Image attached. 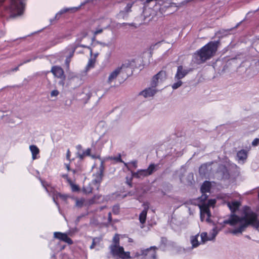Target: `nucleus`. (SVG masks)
Masks as SVG:
<instances>
[{"label":"nucleus","mask_w":259,"mask_h":259,"mask_svg":"<svg viewBox=\"0 0 259 259\" xmlns=\"http://www.w3.org/2000/svg\"><path fill=\"white\" fill-rule=\"evenodd\" d=\"M225 223L234 227V228L231 232L234 235L241 234L250 225L256 229L259 228V220L257 214L248 207L244 208L242 216L233 215Z\"/></svg>","instance_id":"nucleus-1"},{"label":"nucleus","mask_w":259,"mask_h":259,"mask_svg":"<svg viewBox=\"0 0 259 259\" xmlns=\"http://www.w3.org/2000/svg\"><path fill=\"white\" fill-rule=\"evenodd\" d=\"M136 67L134 60H128L123 64L120 67H118L111 71L108 76L106 83L112 85L115 82L118 75L124 72L127 75L132 72V70Z\"/></svg>","instance_id":"nucleus-2"},{"label":"nucleus","mask_w":259,"mask_h":259,"mask_svg":"<svg viewBox=\"0 0 259 259\" xmlns=\"http://www.w3.org/2000/svg\"><path fill=\"white\" fill-rule=\"evenodd\" d=\"M217 42H210L202 47L196 54L197 63H201L212 57L217 50Z\"/></svg>","instance_id":"nucleus-3"},{"label":"nucleus","mask_w":259,"mask_h":259,"mask_svg":"<svg viewBox=\"0 0 259 259\" xmlns=\"http://www.w3.org/2000/svg\"><path fill=\"white\" fill-rule=\"evenodd\" d=\"M111 252L114 256H117L122 259L131 258L130 252L124 251L123 247L119 245V237L116 234L113 239L112 244L110 247Z\"/></svg>","instance_id":"nucleus-4"},{"label":"nucleus","mask_w":259,"mask_h":259,"mask_svg":"<svg viewBox=\"0 0 259 259\" xmlns=\"http://www.w3.org/2000/svg\"><path fill=\"white\" fill-rule=\"evenodd\" d=\"M103 170V162H102L99 170L93 175L92 183L83 187V190L85 193H90L93 189H96L98 190L99 189L100 184L102 180Z\"/></svg>","instance_id":"nucleus-5"},{"label":"nucleus","mask_w":259,"mask_h":259,"mask_svg":"<svg viewBox=\"0 0 259 259\" xmlns=\"http://www.w3.org/2000/svg\"><path fill=\"white\" fill-rule=\"evenodd\" d=\"M5 0H0V4ZM25 0H10L8 10L11 13V16L13 18L21 16L23 12Z\"/></svg>","instance_id":"nucleus-6"},{"label":"nucleus","mask_w":259,"mask_h":259,"mask_svg":"<svg viewBox=\"0 0 259 259\" xmlns=\"http://www.w3.org/2000/svg\"><path fill=\"white\" fill-rule=\"evenodd\" d=\"M115 39L112 38L111 39L108 43L96 42L92 45L91 48H89L90 50V55L93 56L92 59H95L97 57L99 54L102 48L104 47H110L114 42Z\"/></svg>","instance_id":"nucleus-7"},{"label":"nucleus","mask_w":259,"mask_h":259,"mask_svg":"<svg viewBox=\"0 0 259 259\" xmlns=\"http://www.w3.org/2000/svg\"><path fill=\"white\" fill-rule=\"evenodd\" d=\"M233 215H235L234 214H231L228 220H225L223 221V225L221 227H219V226H215L209 232V235H207L206 232H202L200 234V238H202L203 242H207L208 241L213 240L215 236L218 234L219 232L221 230V229L224 226L225 224H229L228 223H225V222L228 221L230 219L231 217Z\"/></svg>","instance_id":"nucleus-8"},{"label":"nucleus","mask_w":259,"mask_h":259,"mask_svg":"<svg viewBox=\"0 0 259 259\" xmlns=\"http://www.w3.org/2000/svg\"><path fill=\"white\" fill-rule=\"evenodd\" d=\"M215 203L216 200L215 199H210L208 200L207 204L204 203L199 205V208L200 209V217L202 221L203 220L205 215H206L207 217L206 218V221H209V219L211 215V213L209 209V207L213 206L215 204Z\"/></svg>","instance_id":"nucleus-9"},{"label":"nucleus","mask_w":259,"mask_h":259,"mask_svg":"<svg viewBox=\"0 0 259 259\" xmlns=\"http://www.w3.org/2000/svg\"><path fill=\"white\" fill-rule=\"evenodd\" d=\"M157 248L156 246H151L146 249H141L140 252L136 253L135 256H139L140 255H144L147 257L149 259H155L156 253Z\"/></svg>","instance_id":"nucleus-10"},{"label":"nucleus","mask_w":259,"mask_h":259,"mask_svg":"<svg viewBox=\"0 0 259 259\" xmlns=\"http://www.w3.org/2000/svg\"><path fill=\"white\" fill-rule=\"evenodd\" d=\"M155 169L154 164H151L147 169H140L137 172H132V177L137 178H142L151 175Z\"/></svg>","instance_id":"nucleus-11"},{"label":"nucleus","mask_w":259,"mask_h":259,"mask_svg":"<svg viewBox=\"0 0 259 259\" xmlns=\"http://www.w3.org/2000/svg\"><path fill=\"white\" fill-rule=\"evenodd\" d=\"M166 78V75L165 71H161L155 75L151 81V85L156 87L160 85Z\"/></svg>","instance_id":"nucleus-12"},{"label":"nucleus","mask_w":259,"mask_h":259,"mask_svg":"<svg viewBox=\"0 0 259 259\" xmlns=\"http://www.w3.org/2000/svg\"><path fill=\"white\" fill-rule=\"evenodd\" d=\"M97 145L100 149L110 148L112 147V141L108 136H102L99 139Z\"/></svg>","instance_id":"nucleus-13"},{"label":"nucleus","mask_w":259,"mask_h":259,"mask_svg":"<svg viewBox=\"0 0 259 259\" xmlns=\"http://www.w3.org/2000/svg\"><path fill=\"white\" fill-rule=\"evenodd\" d=\"M190 241L192 245V248L197 247L201 244H204L206 242H203L202 238H200V235L196 234L191 236L190 238Z\"/></svg>","instance_id":"nucleus-14"},{"label":"nucleus","mask_w":259,"mask_h":259,"mask_svg":"<svg viewBox=\"0 0 259 259\" xmlns=\"http://www.w3.org/2000/svg\"><path fill=\"white\" fill-rule=\"evenodd\" d=\"M190 71V69L185 68L182 66H178L177 73L175 76V79H182Z\"/></svg>","instance_id":"nucleus-15"},{"label":"nucleus","mask_w":259,"mask_h":259,"mask_svg":"<svg viewBox=\"0 0 259 259\" xmlns=\"http://www.w3.org/2000/svg\"><path fill=\"white\" fill-rule=\"evenodd\" d=\"M211 187V183L209 182L205 181L204 182L201 188V191L202 193L200 197L201 200L204 201L207 197V195L204 193L209 192Z\"/></svg>","instance_id":"nucleus-16"},{"label":"nucleus","mask_w":259,"mask_h":259,"mask_svg":"<svg viewBox=\"0 0 259 259\" xmlns=\"http://www.w3.org/2000/svg\"><path fill=\"white\" fill-rule=\"evenodd\" d=\"M156 87L152 86L151 88H148L143 91H142L140 94L143 96L145 98H149L153 96L157 92V90L155 89Z\"/></svg>","instance_id":"nucleus-17"},{"label":"nucleus","mask_w":259,"mask_h":259,"mask_svg":"<svg viewBox=\"0 0 259 259\" xmlns=\"http://www.w3.org/2000/svg\"><path fill=\"white\" fill-rule=\"evenodd\" d=\"M54 236L55 238L62 240L69 244H72V241L68 237L66 234L61 232H55Z\"/></svg>","instance_id":"nucleus-18"},{"label":"nucleus","mask_w":259,"mask_h":259,"mask_svg":"<svg viewBox=\"0 0 259 259\" xmlns=\"http://www.w3.org/2000/svg\"><path fill=\"white\" fill-rule=\"evenodd\" d=\"M51 72L54 75L58 78L64 77V71L63 69L58 66H54L52 68Z\"/></svg>","instance_id":"nucleus-19"},{"label":"nucleus","mask_w":259,"mask_h":259,"mask_svg":"<svg viewBox=\"0 0 259 259\" xmlns=\"http://www.w3.org/2000/svg\"><path fill=\"white\" fill-rule=\"evenodd\" d=\"M77 148L78 149L77 152V156L80 159H83L85 156H90V153L91 150L90 148L87 149L85 151H82L81 148V146L80 145H78L77 146Z\"/></svg>","instance_id":"nucleus-20"},{"label":"nucleus","mask_w":259,"mask_h":259,"mask_svg":"<svg viewBox=\"0 0 259 259\" xmlns=\"http://www.w3.org/2000/svg\"><path fill=\"white\" fill-rule=\"evenodd\" d=\"M227 204L231 212H235L238 209L240 206V202L238 201H233L231 202H227Z\"/></svg>","instance_id":"nucleus-21"},{"label":"nucleus","mask_w":259,"mask_h":259,"mask_svg":"<svg viewBox=\"0 0 259 259\" xmlns=\"http://www.w3.org/2000/svg\"><path fill=\"white\" fill-rule=\"evenodd\" d=\"M132 4L130 3L127 4L124 9L119 13L118 16L119 17H122L123 19L126 18L127 14L132 11Z\"/></svg>","instance_id":"nucleus-22"},{"label":"nucleus","mask_w":259,"mask_h":259,"mask_svg":"<svg viewBox=\"0 0 259 259\" xmlns=\"http://www.w3.org/2000/svg\"><path fill=\"white\" fill-rule=\"evenodd\" d=\"M78 10V8L77 7H71L68 8H64L61 10L59 12H58L55 16L56 19H58L59 17L63 14L67 13L68 12H76Z\"/></svg>","instance_id":"nucleus-23"},{"label":"nucleus","mask_w":259,"mask_h":259,"mask_svg":"<svg viewBox=\"0 0 259 259\" xmlns=\"http://www.w3.org/2000/svg\"><path fill=\"white\" fill-rule=\"evenodd\" d=\"M247 158V153L245 150H241L237 154V158L239 163H243Z\"/></svg>","instance_id":"nucleus-24"},{"label":"nucleus","mask_w":259,"mask_h":259,"mask_svg":"<svg viewBox=\"0 0 259 259\" xmlns=\"http://www.w3.org/2000/svg\"><path fill=\"white\" fill-rule=\"evenodd\" d=\"M29 149L32 154V158L33 160H35L38 158L37 156L39 153V150L38 147L35 145H30L29 146Z\"/></svg>","instance_id":"nucleus-25"},{"label":"nucleus","mask_w":259,"mask_h":259,"mask_svg":"<svg viewBox=\"0 0 259 259\" xmlns=\"http://www.w3.org/2000/svg\"><path fill=\"white\" fill-rule=\"evenodd\" d=\"M148 206L146 205L144 209L141 212L139 216V220L141 224H143L145 223L147 214Z\"/></svg>","instance_id":"nucleus-26"},{"label":"nucleus","mask_w":259,"mask_h":259,"mask_svg":"<svg viewBox=\"0 0 259 259\" xmlns=\"http://www.w3.org/2000/svg\"><path fill=\"white\" fill-rule=\"evenodd\" d=\"M88 33L86 32H82L80 33L79 35H78L77 38V42L80 43L81 40L83 39H88L89 42L90 41V38L89 37V38L87 37Z\"/></svg>","instance_id":"nucleus-27"},{"label":"nucleus","mask_w":259,"mask_h":259,"mask_svg":"<svg viewBox=\"0 0 259 259\" xmlns=\"http://www.w3.org/2000/svg\"><path fill=\"white\" fill-rule=\"evenodd\" d=\"M103 201V197L101 195H96L92 199L90 200V203H101Z\"/></svg>","instance_id":"nucleus-28"},{"label":"nucleus","mask_w":259,"mask_h":259,"mask_svg":"<svg viewBox=\"0 0 259 259\" xmlns=\"http://www.w3.org/2000/svg\"><path fill=\"white\" fill-rule=\"evenodd\" d=\"M95 59H90L89 61H88V63L87 65V66H86V70L87 71H88L89 69H90L91 68H92L94 67V65H95Z\"/></svg>","instance_id":"nucleus-29"},{"label":"nucleus","mask_w":259,"mask_h":259,"mask_svg":"<svg viewBox=\"0 0 259 259\" xmlns=\"http://www.w3.org/2000/svg\"><path fill=\"white\" fill-rule=\"evenodd\" d=\"M175 80L176 82L172 85V88L174 90H176L180 87L183 84V82L181 80V79H175Z\"/></svg>","instance_id":"nucleus-30"},{"label":"nucleus","mask_w":259,"mask_h":259,"mask_svg":"<svg viewBox=\"0 0 259 259\" xmlns=\"http://www.w3.org/2000/svg\"><path fill=\"white\" fill-rule=\"evenodd\" d=\"M67 182L70 185L72 191L75 192L78 190L79 188L78 186L74 184L70 179H67Z\"/></svg>","instance_id":"nucleus-31"},{"label":"nucleus","mask_w":259,"mask_h":259,"mask_svg":"<svg viewBox=\"0 0 259 259\" xmlns=\"http://www.w3.org/2000/svg\"><path fill=\"white\" fill-rule=\"evenodd\" d=\"M59 91L57 90H54L51 91L50 93V97L52 100H55L57 97L59 95Z\"/></svg>","instance_id":"nucleus-32"},{"label":"nucleus","mask_w":259,"mask_h":259,"mask_svg":"<svg viewBox=\"0 0 259 259\" xmlns=\"http://www.w3.org/2000/svg\"><path fill=\"white\" fill-rule=\"evenodd\" d=\"M84 200L83 199H78L76 200V206L77 207H81L83 206L84 203Z\"/></svg>","instance_id":"nucleus-33"},{"label":"nucleus","mask_w":259,"mask_h":259,"mask_svg":"<svg viewBox=\"0 0 259 259\" xmlns=\"http://www.w3.org/2000/svg\"><path fill=\"white\" fill-rule=\"evenodd\" d=\"M114 159L116 160L117 161H119L121 162H123L124 164V165L127 167V169L130 170V168L127 165V164L126 163L124 162L121 159L120 156H119L118 157L114 158Z\"/></svg>","instance_id":"nucleus-34"},{"label":"nucleus","mask_w":259,"mask_h":259,"mask_svg":"<svg viewBox=\"0 0 259 259\" xmlns=\"http://www.w3.org/2000/svg\"><path fill=\"white\" fill-rule=\"evenodd\" d=\"M206 165L203 164L201 166V167L199 168V172L201 174H205L204 170L206 168Z\"/></svg>","instance_id":"nucleus-35"},{"label":"nucleus","mask_w":259,"mask_h":259,"mask_svg":"<svg viewBox=\"0 0 259 259\" xmlns=\"http://www.w3.org/2000/svg\"><path fill=\"white\" fill-rule=\"evenodd\" d=\"M99 240V238H96L93 239L92 244L90 246V248L93 249L96 245V241Z\"/></svg>","instance_id":"nucleus-36"},{"label":"nucleus","mask_w":259,"mask_h":259,"mask_svg":"<svg viewBox=\"0 0 259 259\" xmlns=\"http://www.w3.org/2000/svg\"><path fill=\"white\" fill-rule=\"evenodd\" d=\"M103 28H98L93 32V33L94 35H97L98 34L101 33L103 31Z\"/></svg>","instance_id":"nucleus-37"},{"label":"nucleus","mask_w":259,"mask_h":259,"mask_svg":"<svg viewBox=\"0 0 259 259\" xmlns=\"http://www.w3.org/2000/svg\"><path fill=\"white\" fill-rule=\"evenodd\" d=\"M259 144V139L256 138L254 139V140L252 142V145L253 146H257Z\"/></svg>","instance_id":"nucleus-38"},{"label":"nucleus","mask_w":259,"mask_h":259,"mask_svg":"<svg viewBox=\"0 0 259 259\" xmlns=\"http://www.w3.org/2000/svg\"><path fill=\"white\" fill-rule=\"evenodd\" d=\"M70 152L69 150H67V154H66V158L70 160Z\"/></svg>","instance_id":"nucleus-39"},{"label":"nucleus","mask_w":259,"mask_h":259,"mask_svg":"<svg viewBox=\"0 0 259 259\" xmlns=\"http://www.w3.org/2000/svg\"><path fill=\"white\" fill-rule=\"evenodd\" d=\"M64 165L68 171H70V165L69 163H65Z\"/></svg>","instance_id":"nucleus-40"},{"label":"nucleus","mask_w":259,"mask_h":259,"mask_svg":"<svg viewBox=\"0 0 259 259\" xmlns=\"http://www.w3.org/2000/svg\"><path fill=\"white\" fill-rule=\"evenodd\" d=\"M62 178H63L64 179H66L67 181V179H69L68 178V175L67 174H64V175H63L62 176Z\"/></svg>","instance_id":"nucleus-41"},{"label":"nucleus","mask_w":259,"mask_h":259,"mask_svg":"<svg viewBox=\"0 0 259 259\" xmlns=\"http://www.w3.org/2000/svg\"><path fill=\"white\" fill-rule=\"evenodd\" d=\"M134 167L136 168L137 167V164L136 161H133L131 162Z\"/></svg>","instance_id":"nucleus-42"},{"label":"nucleus","mask_w":259,"mask_h":259,"mask_svg":"<svg viewBox=\"0 0 259 259\" xmlns=\"http://www.w3.org/2000/svg\"><path fill=\"white\" fill-rule=\"evenodd\" d=\"M92 158H99V156H97V155H91L90 154V156Z\"/></svg>","instance_id":"nucleus-43"},{"label":"nucleus","mask_w":259,"mask_h":259,"mask_svg":"<svg viewBox=\"0 0 259 259\" xmlns=\"http://www.w3.org/2000/svg\"><path fill=\"white\" fill-rule=\"evenodd\" d=\"M118 208L117 207H114L113 208V211H114V213H117V211H118Z\"/></svg>","instance_id":"nucleus-44"},{"label":"nucleus","mask_w":259,"mask_h":259,"mask_svg":"<svg viewBox=\"0 0 259 259\" xmlns=\"http://www.w3.org/2000/svg\"><path fill=\"white\" fill-rule=\"evenodd\" d=\"M111 213L110 212H109L108 213V220L110 222L111 221Z\"/></svg>","instance_id":"nucleus-45"},{"label":"nucleus","mask_w":259,"mask_h":259,"mask_svg":"<svg viewBox=\"0 0 259 259\" xmlns=\"http://www.w3.org/2000/svg\"><path fill=\"white\" fill-rule=\"evenodd\" d=\"M192 1V0H185L183 2V3H188Z\"/></svg>","instance_id":"nucleus-46"},{"label":"nucleus","mask_w":259,"mask_h":259,"mask_svg":"<svg viewBox=\"0 0 259 259\" xmlns=\"http://www.w3.org/2000/svg\"><path fill=\"white\" fill-rule=\"evenodd\" d=\"M70 171L72 172L73 174L75 173V170L74 169H71Z\"/></svg>","instance_id":"nucleus-47"},{"label":"nucleus","mask_w":259,"mask_h":259,"mask_svg":"<svg viewBox=\"0 0 259 259\" xmlns=\"http://www.w3.org/2000/svg\"><path fill=\"white\" fill-rule=\"evenodd\" d=\"M79 46L83 48L87 47V46L83 44H80Z\"/></svg>","instance_id":"nucleus-48"},{"label":"nucleus","mask_w":259,"mask_h":259,"mask_svg":"<svg viewBox=\"0 0 259 259\" xmlns=\"http://www.w3.org/2000/svg\"><path fill=\"white\" fill-rule=\"evenodd\" d=\"M100 241H101V239L100 238H99V240L96 241V244L99 243L100 242Z\"/></svg>","instance_id":"nucleus-49"},{"label":"nucleus","mask_w":259,"mask_h":259,"mask_svg":"<svg viewBox=\"0 0 259 259\" xmlns=\"http://www.w3.org/2000/svg\"><path fill=\"white\" fill-rule=\"evenodd\" d=\"M131 181H132V180H130V182H127V183L128 184V185H129L130 186H131Z\"/></svg>","instance_id":"nucleus-50"},{"label":"nucleus","mask_w":259,"mask_h":259,"mask_svg":"<svg viewBox=\"0 0 259 259\" xmlns=\"http://www.w3.org/2000/svg\"><path fill=\"white\" fill-rule=\"evenodd\" d=\"M59 197H62V198H64V196H62V195H61V194H59Z\"/></svg>","instance_id":"nucleus-51"},{"label":"nucleus","mask_w":259,"mask_h":259,"mask_svg":"<svg viewBox=\"0 0 259 259\" xmlns=\"http://www.w3.org/2000/svg\"><path fill=\"white\" fill-rule=\"evenodd\" d=\"M17 69H18V67L15 68V69H13V70H15V71H16V70H17Z\"/></svg>","instance_id":"nucleus-52"},{"label":"nucleus","mask_w":259,"mask_h":259,"mask_svg":"<svg viewBox=\"0 0 259 259\" xmlns=\"http://www.w3.org/2000/svg\"><path fill=\"white\" fill-rule=\"evenodd\" d=\"M80 7H81V6H79V7H78V9H79V8H80Z\"/></svg>","instance_id":"nucleus-53"}]
</instances>
